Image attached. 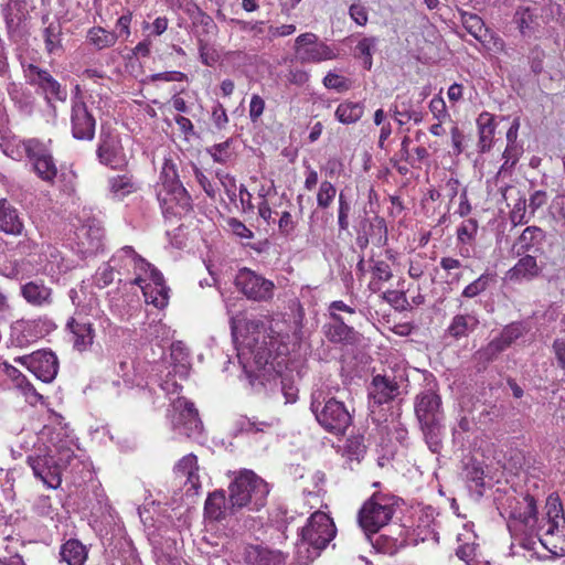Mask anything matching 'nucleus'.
I'll return each mask as SVG.
<instances>
[{
	"mask_svg": "<svg viewBox=\"0 0 565 565\" xmlns=\"http://www.w3.org/2000/svg\"><path fill=\"white\" fill-rule=\"evenodd\" d=\"M296 57L301 63H322L335 60L339 50L321 41L318 35L307 32L297 36L295 41Z\"/></svg>",
	"mask_w": 565,
	"mask_h": 565,
	"instance_id": "14",
	"label": "nucleus"
},
{
	"mask_svg": "<svg viewBox=\"0 0 565 565\" xmlns=\"http://www.w3.org/2000/svg\"><path fill=\"white\" fill-rule=\"evenodd\" d=\"M17 388H19L21 391V393L25 397V401L30 405H36L38 403H40L43 399V396L36 392L34 386L28 380L24 381Z\"/></svg>",
	"mask_w": 565,
	"mask_h": 565,
	"instance_id": "57",
	"label": "nucleus"
},
{
	"mask_svg": "<svg viewBox=\"0 0 565 565\" xmlns=\"http://www.w3.org/2000/svg\"><path fill=\"white\" fill-rule=\"evenodd\" d=\"M478 42L488 52L500 53L504 50L503 40L494 33L490 32L489 29L487 30L484 40L479 39Z\"/></svg>",
	"mask_w": 565,
	"mask_h": 565,
	"instance_id": "51",
	"label": "nucleus"
},
{
	"mask_svg": "<svg viewBox=\"0 0 565 565\" xmlns=\"http://www.w3.org/2000/svg\"><path fill=\"white\" fill-rule=\"evenodd\" d=\"M212 120L217 129H223L227 125L228 117L225 108L221 104H216L213 107Z\"/></svg>",
	"mask_w": 565,
	"mask_h": 565,
	"instance_id": "63",
	"label": "nucleus"
},
{
	"mask_svg": "<svg viewBox=\"0 0 565 565\" xmlns=\"http://www.w3.org/2000/svg\"><path fill=\"white\" fill-rule=\"evenodd\" d=\"M116 276L118 281L137 285L142 290L147 303L156 308L168 305L169 289L162 274L139 256L132 247L124 246L118 249L108 263L97 269L94 282L99 288H105L114 281Z\"/></svg>",
	"mask_w": 565,
	"mask_h": 565,
	"instance_id": "2",
	"label": "nucleus"
},
{
	"mask_svg": "<svg viewBox=\"0 0 565 565\" xmlns=\"http://www.w3.org/2000/svg\"><path fill=\"white\" fill-rule=\"evenodd\" d=\"M245 561L250 565H278L285 557L279 551H271L260 545L245 547Z\"/></svg>",
	"mask_w": 565,
	"mask_h": 565,
	"instance_id": "28",
	"label": "nucleus"
},
{
	"mask_svg": "<svg viewBox=\"0 0 565 565\" xmlns=\"http://www.w3.org/2000/svg\"><path fill=\"white\" fill-rule=\"evenodd\" d=\"M82 457L83 451L63 429L44 427L28 456V462L38 479L47 488L56 489L62 482L63 471L78 467Z\"/></svg>",
	"mask_w": 565,
	"mask_h": 565,
	"instance_id": "3",
	"label": "nucleus"
},
{
	"mask_svg": "<svg viewBox=\"0 0 565 565\" xmlns=\"http://www.w3.org/2000/svg\"><path fill=\"white\" fill-rule=\"evenodd\" d=\"M489 279V275H481L463 289L462 295L467 298H473L478 296L487 288Z\"/></svg>",
	"mask_w": 565,
	"mask_h": 565,
	"instance_id": "53",
	"label": "nucleus"
},
{
	"mask_svg": "<svg viewBox=\"0 0 565 565\" xmlns=\"http://www.w3.org/2000/svg\"><path fill=\"white\" fill-rule=\"evenodd\" d=\"M97 156L100 163L111 169H121L127 164L126 154L117 136H103L97 149Z\"/></svg>",
	"mask_w": 565,
	"mask_h": 565,
	"instance_id": "23",
	"label": "nucleus"
},
{
	"mask_svg": "<svg viewBox=\"0 0 565 565\" xmlns=\"http://www.w3.org/2000/svg\"><path fill=\"white\" fill-rule=\"evenodd\" d=\"M54 324L45 319H21L11 326V341L17 347L23 348L47 335Z\"/></svg>",
	"mask_w": 565,
	"mask_h": 565,
	"instance_id": "15",
	"label": "nucleus"
},
{
	"mask_svg": "<svg viewBox=\"0 0 565 565\" xmlns=\"http://www.w3.org/2000/svg\"><path fill=\"white\" fill-rule=\"evenodd\" d=\"M174 472L178 478L184 479V484L189 486L188 491L193 490L196 492L200 489L198 459L193 454H189L180 459L174 467Z\"/></svg>",
	"mask_w": 565,
	"mask_h": 565,
	"instance_id": "25",
	"label": "nucleus"
},
{
	"mask_svg": "<svg viewBox=\"0 0 565 565\" xmlns=\"http://www.w3.org/2000/svg\"><path fill=\"white\" fill-rule=\"evenodd\" d=\"M379 39L375 36H364L356 44L355 51L359 57L363 61V66L366 70L372 67V56L376 51Z\"/></svg>",
	"mask_w": 565,
	"mask_h": 565,
	"instance_id": "44",
	"label": "nucleus"
},
{
	"mask_svg": "<svg viewBox=\"0 0 565 565\" xmlns=\"http://www.w3.org/2000/svg\"><path fill=\"white\" fill-rule=\"evenodd\" d=\"M415 413L422 427L434 433L435 425L443 418L440 397L431 390L422 392L416 398Z\"/></svg>",
	"mask_w": 565,
	"mask_h": 565,
	"instance_id": "20",
	"label": "nucleus"
},
{
	"mask_svg": "<svg viewBox=\"0 0 565 565\" xmlns=\"http://www.w3.org/2000/svg\"><path fill=\"white\" fill-rule=\"evenodd\" d=\"M514 22L524 38H536L542 26V19L530 8H520L514 14Z\"/></svg>",
	"mask_w": 565,
	"mask_h": 565,
	"instance_id": "30",
	"label": "nucleus"
},
{
	"mask_svg": "<svg viewBox=\"0 0 565 565\" xmlns=\"http://www.w3.org/2000/svg\"><path fill=\"white\" fill-rule=\"evenodd\" d=\"M333 322L326 326V335L332 342H351L354 340L355 331L349 327L343 319H332Z\"/></svg>",
	"mask_w": 565,
	"mask_h": 565,
	"instance_id": "40",
	"label": "nucleus"
},
{
	"mask_svg": "<svg viewBox=\"0 0 565 565\" xmlns=\"http://www.w3.org/2000/svg\"><path fill=\"white\" fill-rule=\"evenodd\" d=\"M206 151L215 162L226 163L232 157L231 140L213 145L212 147L207 148Z\"/></svg>",
	"mask_w": 565,
	"mask_h": 565,
	"instance_id": "49",
	"label": "nucleus"
},
{
	"mask_svg": "<svg viewBox=\"0 0 565 565\" xmlns=\"http://www.w3.org/2000/svg\"><path fill=\"white\" fill-rule=\"evenodd\" d=\"M19 145L28 156L36 175L47 183H53L57 168L49 147L50 141L43 142L32 138L22 140Z\"/></svg>",
	"mask_w": 565,
	"mask_h": 565,
	"instance_id": "12",
	"label": "nucleus"
},
{
	"mask_svg": "<svg viewBox=\"0 0 565 565\" xmlns=\"http://www.w3.org/2000/svg\"><path fill=\"white\" fill-rule=\"evenodd\" d=\"M131 13H127L121 15L116 23V28L118 33H116L117 39L120 38L124 41H127L131 34L130 32V23H131Z\"/></svg>",
	"mask_w": 565,
	"mask_h": 565,
	"instance_id": "59",
	"label": "nucleus"
},
{
	"mask_svg": "<svg viewBox=\"0 0 565 565\" xmlns=\"http://www.w3.org/2000/svg\"><path fill=\"white\" fill-rule=\"evenodd\" d=\"M199 52L203 64L211 66L216 62V52L207 43L200 41Z\"/></svg>",
	"mask_w": 565,
	"mask_h": 565,
	"instance_id": "61",
	"label": "nucleus"
},
{
	"mask_svg": "<svg viewBox=\"0 0 565 565\" xmlns=\"http://www.w3.org/2000/svg\"><path fill=\"white\" fill-rule=\"evenodd\" d=\"M337 195V188L330 181H322L317 192V205L320 209H328Z\"/></svg>",
	"mask_w": 565,
	"mask_h": 565,
	"instance_id": "47",
	"label": "nucleus"
},
{
	"mask_svg": "<svg viewBox=\"0 0 565 565\" xmlns=\"http://www.w3.org/2000/svg\"><path fill=\"white\" fill-rule=\"evenodd\" d=\"M163 363L161 362H156L154 360L152 361V366H151V375L154 376V377H158V381H159V385L160 387L162 388V391H164L168 395H171V394H177L179 393L181 386L180 384L174 381V380H171L169 376L171 375V371L169 370L168 371V374H167V379L166 380H161V375L160 373H162V369H163Z\"/></svg>",
	"mask_w": 565,
	"mask_h": 565,
	"instance_id": "46",
	"label": "nucleus"
},
{
	"mask_svg": "<svg viewBox=\"0 0 565 565\" xmlns=\"http://www.w3.org/2000/svg\"><path fill=\"white\" fill-rule=\"evenodd\" d=\"M60 556L67 565H84L88 551L78 540L72 539L61 546Z\"/></svg>",
	"mask_w": 565,
	"mask_h": 565,
	"instance_id": "34",
	"label": "nucleus"
},
{
	"mask_svg": "<svg viewBox=\"0 0 565 565\" xmlns=\"http://www.w3.org/2000/svg\"><path fill=\"white\" fill-rule=\"evenodd\" d=\"M524 332V327L521 323H512L505 327L500 335L493 339L484 349L483 354L491 359L497 355L504 349H507L511 343H513L516 339H519Z\"/></svg>",
	"mask_w": 565,
	"mask_h": 565,
	"instance_id": "27",
	"label": "nucleus"
},
{
	"mask_svg": "<svg viewBox=\"0 0 565 565\" xmlns=\"http://www.w3.org/2000/svg\"><path fill=\"white\" fill-rule=\"evenodd\" d=\"M227 313L231 316V329L235 347L237 350L238 362L244 373L249 379L252 385L259 382L266 386L267 383L275 381L279 371L276 366L281 364L275 361L286 355L292 343V339L287 331L288 326L285 322L270 321L265 324L258 320L245 321L242 324L241 319L233 316L231 305L225 302Z\"/></svg>",
	"mask_w": 565,
	"mask_h": 565,
	"instance_id": "1",
	"label": "nucleus"
},
{
	"mask_svg": "<svg viewBox=\"0 0 565 565\" xmlns=\"http://www.w3.org/2000/svg\"><path fill=\"white\" fill-rule=\"evenodd\" d=\"M399 394L398 385L394 380L387 376L376 375L373 377L369 390V396L376 404H384L395 398Z\"/></svg>",
	"mask_w": 565,
	"mask_h": 565,
	"instance_id": "26",
	"label": "nucleus"
},
{
	"mask_svg": "<svg viewBox=\"0 0 565 565\" xmlns=\"http://www.w3.org/2000/svg\"><path fill=\"white\" fill-rule=\"evenodd\" d=\"M395 498L374 493L359 511V524L365 533H376L388 524L395 512Z\"/></svg>",
	"mask_w": 565,
	"mask_h": 565,
	"instance_id": "10",
	"label": "nucleus"
},
{
	"mask_svg": "<svg viewBox=\"0 0 565 565\" xmlns=\"http://www.w3.org/2000/svg\"><path fill=\"white\" fill-rule=\"evenodd\" d=\"M393 274L390 265L384 260H377L372 267V280L370 281V289L374 292L381 290L382 284L392 278Z\"/></svg>",
	"mask_w": 565,
	"mask_h": 565,
	"instance_id": "45",
	"label": "nucleus"
},
{
	"mask_svg": "<svg viewBox=\"0 0 565 565\" xmlns=\"http://www.w3.org/2000/svg\"><path fill=\"white\" fill-rule=\"evenodd\" d=\"M73 137L79 140H90L95 135V119L88 113L82 100L74 99L71 113Z\"/></svg>",
	"mask_w": 565,
	"mask_h": 565,
	"instance_id": "22",
	"label": "nucleus"
},
{
	"mask_svg": "<svg viewBox=\"0 0 565 565\" xmlns=\"http://www.w3.org/2000/svg\"><path fill=\"white\" fill-rule=\"evenodd\" d=\"M108 185L113 196L118 200H122L138 189L136 182L128 174L109 178Z\"/></svg>",
	"mask_w": 565,
	"mask_h": 565,
	"instance_id": "39",
	"label": "nucleus"
},
{
	"mask_svg": "<svg viewBox=\"0 0 565 565\" xmlns=\"http://www.w3.org/2000/svg\"><path fill=\"white\" fill-rule=\"evenodd\" d=\"M337 529L333 520L322 511H316L301 527L295 545L298 565H309L334 539Z\"/></svg>",
	"mask_w": 565,
	"mask_h": 565,
	"instance_id": "5",
	"label": "nucleus"
},
{
	"mask_svg": "<svg viewBox=\"0 0 565 565\" xmlns=\"http://www.w3.org/2000/svg\"><path fill=\"white\" fill-rule=\"evenodd\" d=\"M14 361L25 366L38 380L50 383L58 371L56 355L46 350H39L29 355L15 358Z\"/></svg>",
	"mask_w": 565,
	"mask_h": 565,
	"instance_id": "16",
	"label": "nucleus"
},
{
	"mask_svg": "<svg viewBox=\"0 0 565 565\" xmlns=\"http://www.w3.org/2000/svg\"><path fill=\"white\" fill-rule=\"evenodd\" d=\"M429 110L433 114V116L440 122H443L445 119L449 118L446 103L439 96H435L434 98H431V100L429 103Z\"/></svg>",
	"mask_w": 565,
	"mask_h": 565,
	"instance_id": "54",
	"label": "nucleus"
},
{
	"mask_svg": "<svg viewBox=\"0 0 565 565\" xmlns=\"http://www.w3.org/2000/svg\"><path fill=\"white\" fill-rule=\"evenodd\" d=\"M540 273L536 259L533 256L522 257L508 273L507 279L510 281L531 280Z\"/></svg>",
	"mask_w": 565,
	"mask_h": 565,
	"instance_id": "33",
	"label": "nucleus"
},
{
	"mask_svg": "<svg viewBox=\"0 0 565 565\" xmlns=\"http://www.w3.org/2000/svg\"><path fill=\"white\" fill-rule=\"evenodd\" d=\"M230 508L226 505V499L223 491L211 493L205 501V515L211 520L224 518Z\"/></svg>",
	"mask_w": 565,
	"mask_h": 565,
	"instance_id": "38",
	"label": "nucleus"
},
{
	"mask_svg": "<svg viewBox=\"0 0 565 565\" xmlns=\"http://www.w3.org/2000/svg\"><path fill=\"white\" fill-rule=\"evenodd\" d=\"M170 358L172 361L171 372L180 379H185L190 371V360L189 354L181 342L172 344Z\"/></svg>",
	"mask_w": 565,
	"mask_h": 565,
	"instance_id": "36",
	"label": "nucleus"
},
{
	"mask_svg": "<svg viewBox=\"0 0 565 565\" xmlns=\"http://www.w3.org/2000/svg\"><path fill=\"white\" fill-rule=\"evenodd\" d=\"M460 19L463 28L470 33L477 41L483 39L487 34V28L480 17L475 13L460 11Z\"/></svg>",
	"mask_w": 565,
	"mask_h": 565,
	"instance_id": "42",
	"label": "nucleus"
},
{
	"mask_svg": "<svg viewBox=\"0 0 565 565\" xmlns=\"http://www.w3.org/2000/svg\"><path fill=\"white\" fill-rule=\"evenodd\" d=\"M174 121L179 130L184 135L185 140H189L194 135V126L189 118L178 115L174 117Z\"/></svg>",
	"mask_w": 565,
	"mask_h": 565,
	"instance_id": "64",
	"label": "nucleus"
},
{
	"mask_svg": "<svg viewBox=\"0 0 565 565\" xmlns=\"http://www.w3.org/2000/svg\"><path fill=\"white\" fill-rule=\"evenodd\" d=\"M478 324L479 320L475 315H457L448 327V333L457 339L463 338L472 332Z\"/></svg>",
	"mask_w": 565,
	"mask_h": 565,
	"instance_id": "35",
	"label": "nucleus"
},
{
	"mask_svg": "<svg viewBox=\"0 0 565 565\" xmlns=\"http://www.w3.org/2000/svg\"><path fill=\"white\" fill-rule=\"evenodd\" d=\"M478 223L473 218L463 221L457 228V238L461 244L469 245L475 241Z\"/></svg>",
	"mask_w": 565,
	"mask_h": 565,
	"instance_id": "48",
	"label": "nucleus"
},
{
	"mask_svg": "<svg viewBox=\"0 0 565 565\" xmlns=\"http://www.w3.org/2000/svg\"><path fill=\"white\" fill-rule=\"evenodd\" d=\"M458 548L457 556L465 561L469 562L475 555L476 546H477V535L473 531V523L467 522L462 524V532H459L457 535Z\"/></svg>",
	"mask_w": 565,
	"mask_h": 565,
	"instance_id": "32",
	"label": "nucleus"
},
{
	"mask_svg": "<svg viewBox=\"0 0 565 565\" xmlns=\"http://www.w3.org/2000/svg\"><path fill=\"white\" fill-rule=\"evenodd\" d=\"M157 195L158 200L167 205L168 209L172 207L173 202L182 207L190 205L186 190L180 182L175 164L171 159H164L163 161Z\"/></svg>",
	"mask_w": 565,
	"mask_h": 565,
	"instance_id": "13",
	"label": "nucleus"
},
{
	"mask_svg": "<svg viewBox=\"0 0 565 565\" xmlns=\"http://www.w3.org/2000/svg\"><path fill=\"white\" fill-rule=\"evenodd\" d=\"M537 550L544 547L553 556H565V516L561 500L555 494H550L545 503V512L535 532ZM540 554V552L537 551ZM535 558H541L536 556Z\"/></svg>",
	"mask_w": 565,
	"mask_h": 565,
	"instance_id": "6",
	"label": "nucleus"
},
{
	"mask_svg": "<svg viewBox=\"0 0 565 565\" xmlns=\"http://www.w3.org/2000/svg\"><path fill=\"white\" fill-rule=\"evenodd\" d=\"M265 102L259 95H253L249 102V117L256 121L264 113Z\"/></svg>",
	"mask_w": 565,
	"mask_h": 565,
	"instance_id": "62",
	"label": "nucleus"
},
{
	"mask_svg": "<svg viewBox=\"0 0 565 565\" xmlns=\"http://www.w3.org/2000/svg\"><path fill=\"white\" fill-rule=\"evenodd\" d=\"M350 17L359 25H365L367 22V10L361 3H353L349 10Z\"/></svg>",
	"mask_w": 565,
	"mask_h": 565,
	"instance_id": "60",
	"label": "nucleus"
},
{
	"mask_svg": "<svg viewBox=\"0 0 565 565\" xmlns=\"http://www.w3.org/2000/svg\"><path fill=\"white\" fill-rule=\"evenodd\" d=\"M310 409L319 425L334 435L344 434L352 423V416L347 406L322 390L313 391Z\"/></svg>",
	"mask_w": 565,
	"mask_h": 565,
	"instance_id": "8",
	"label": "nucleus"
},
{
	"mask_svg": "<svg viewBox=\"0 0 565 565\" xmlns=\"http://www.w3.org/2000/svg\"><path fill=\"white\" fill-rule=\"evenodd\" d=\"M323 85L329 89L345 92L350 88V81L334 72H329L323 78Z\"/></svg>",
	"mask_w": 565,
	"mask_h": 565,
	"instance_id": "50",
	"label": "nucleus"
},
{
	"mask_svg": "<svg viewBox=\"0 0 565 565\" xmlns=\"http://www.w3.org/2000/svg\"><path fill=\"white\" fill-rule=\"evenodd\" d=\"M86 41L96 50H105L116 44L117 35L102 26H93L87 31Z\"/></svg>",
	"mask_w": 565,
	"mask_h": 565,
	"instance_id": "37",
	"label": "nucleus"
},
{
	"mask_svg": "<svg viewBox=\"0 0 565 565\" xmlns=\"http://www.w3.org/2000/svg\"><path fill=\"white\" fill-rule=\"evenodd\" d=\"M83 287L79 290H71L70 297L73 303L77 307L75 316L70 318L67 321V329L72 334V342L74 349L79 352L88 350L94 341L95 333L92 323L82 317L83 312L92 313L93 310L97 307L96 299L90 298L87 305V309L85 306L79 308L81 306V297L79 294H83Z\"/></svg>",
	"mask_w": 565,
	"mask_h": 565,
	"instance_id": "11",
	"label": "nucleus"
},
{
	"mask_svg": "<svg viewBox=\"0 0 565 565\" xmlns=\"http://www.w3.org/2000/svg\"><path fill=\"white\" fill-rule=\"evenodd\" d=\"M24 223L19 211L8 202L0 200V233L11 236H20L23 233Z\"/></svg>",
	"mask_w": 565,
	"mask_h": 565,
	"instance_id": "24",
	"label": "nucleus"
},
{
	"mask_svg": "<svg viewBox=\"0 0 565 565\" xmlns=\"http://www.w3.org/2000/svg\"><path fill=\"white\" fill-rule=\"evenodd\" d=\"M104 231L96 224H83L77 227L72 238V248L82 257L97 254L103 247Z\"/></svg>",
	"mask_w": 565,
	"mask_h": 565,
	"instance_id": "19",
	"label": "nucleus"
},
{
	"mask_svg": "<svg viewBox=\"0 0 565 565\" xmlns=\"http://www.w3.org/2000/svg\"><path fill=\"white\" fill-rule=\"evenodd\" d=\"M44 41L49 53L56 52L61 46L60 32L55 28L49 26L44 32Z\"/></svg>",
	"mask_w": 565,
	"mask_h": 565,
	"instance_id": "56",
	"label": "nucleus"
},
{
	"mask_svg": "<svg viewBox=\"0 0 565 565\" xmlns=\"http://www.w3.org/2000/svg\"><path fill=\"white\" fill-rule=\"evenodd\" d=\"M169 416L173 429L181 435L191 437L201 428L198 411L184 397H177L172 401Z\"/></svg>",
	"mask_w": 565,
	"mask_h": 565,
	"instance_id": "18",
	"label": "nucleus"
},
{
	"mask_svg": "<svg viewBox=\"0 0 565 565\" xmlns=\"http://www.w3.org/2000/svg\"><path fill=\"white\" fill-rule=\"evenodd\" d=\"M522 152V148L518 146V143L511 145L507 142V148L503 152V159L504 163L502 164L501 169H507V167L510 164L511 167L516 163L519 160V157Z\"/></svg>",
	"mask_w": 565,
	"mask_h": 565,
	"instance_id": "58",
	"label": "nucleus"
},
{
	"mask_svg": "<svg viewBox=\"0 0 565 565\" xmlns=\"http://www.w3.org/2000/svg\"><path fill=\"white\" fill-rule=\"evenodd\" d=\"M540 521L536 516V502L533 497L524 495L514 499L510 504L509 530L511 532V554L533 559L539 556L537 542L533 533Z\"/></svg>",
	"mask_w": 565,
	"mask_h": 565,
	"instance_id": "4",
	"label": "nucleus"
},
{
	"mask_svg": "<svg viewBox=\"0 0 565 565\" xmlns=\"http://www.w3.org/2000/svg\"><path fill=\"white\" fill-rule=\"evenodd\" d=\"M477 128L479 151L487 152L491 149L495 135L497 124L494 116L488 111H482L477 118Z\"/></svg>",
	"mask_w": 565,
	"mask_h": 565,
	"instance_id": "29",
	"label": "nucleus"
},
{
	"mask_svg": "<svg viewBox=\"0 0 565 565\" xmlns=\"http://www.w3.org/2000/svg\"><path fill=\"white\" fill-rule=\"evenodd\" d=\"M231 509L247 508L257 511L266 503L269 488L267 482L252 470L238 471L230 483Z\"/></svg>",
	"mask_w": 565,
	"mask_h": 565,
	"instance_id": "7",
	"label": "nucleus"
},
{
	"mask_svg": "<svg viewBox=\"0 0 565 565\" xmlns=\"http://www.w3.org/2000/svg\"><path fill=\"white\" fill-rule=\"evenodd\" d=\"M216 177L218 178L220 183L224 188V191L226 192L228 199L231 201H235L237 199L238 188L236 184V179L233 175L225 172H217Z\"/></svg>",
	"mask_w": 565,
	"mask_h": 565,
	"instance_id": "52",
	"label": "nucleus"
},
{
	"mask_svg": "<svg viewBox=\"0 0 565 565\" xmlns=\"http://www.w3.org/2000/svg\"><path fill=\"white\" fill-rule=\"evenodd\" d=\"M21 254L25 255L28 263L34 266L36 273H42L51 278H57L60 274L68 269L58 249L50 244L41 246L31 238L18 244Z\"/></svg>",
	"mask_w": 565,
	"mask_h": 565,
	"instance_id": "9",
	"label": "nucleus"
},
{
	"mask_svg": "<svg viewBox=\"0 0 565 565\" xmlns=\"http://www.w3.org/2000/svg\"><path fill=\"white\" fill-rule=\"evenodd\" d=\"M24 75L28 81L39 86L45 94V98L51 102L52 99L64 102L67 97V92L62 88L60 83L54 79L51 74L40 68L34 64H23Z\"/></svg>",
	"mask_w": 565,
	"mask_h": 565,
	"instance_id": "21",
	"label": "nucleus"
},
{
	"mask_svg": "<svg viewBox=\"0 0 565 565\" xmlns=\"http://www.w3.org/2000/svg\"><path fill=\"white\" fill-rule=\"evenodd\" d=\"M364 113V106L361 103L344 102L335 110L337 119L342 124H353L358 121Z\"/></svg>",
	"mask_w": 565,
	"mask_h": 565,
	"instance_id": "41",
	"label": "nucleus"
},
{
	"mask_svg": "<svg viewBox=\"0 0 565 565\" xmlns=\"http://www.w3.org/2000/svg\"><path fill=\"white\" fill-rule=\"evenodd\" d=\"M21 294L32 306H45L52 301V290L43 282L30 281L21 287Z\"/></svg>",
	"mask_w": 565,
	"mask_h": 565,
	"instance_id": "31",
	"label": "nucleus"
},
{
	"mask_svg": "<svg viewBox=\"0 0 565 565\" xmlns=\"http://www.w3.org/2000/svg\"><path fill=\"white\" fill-rule=\"evenodd\" d=\"M279 420L275 417L269 420H258L256 418H249L247 416H241L236 420V427L241 431L246 433H258L265 431L276 425H278Z\"/></svg>",
	"mask_w": 565,
	"mask_h": 565,
	"instance_id": "43",
	"label": "nucleus"
},
{
	"mask_svg": "<svg viewBox=\"0 0 565 565\" xmlns=\"http://www.w3.org/2000/svg\"><path fill=\"white\" fill-rule=\"evenodd\" d=\"M543 233L539 227H526L520 238L519 242L522 245V248H529L534 242H537L542 238Z\"/></svg>",
	"mask_w": 565,
	"mask_h": 565,
	"instance_id": "55",
	"label": "nucleus"
},
{
	"mask_svg": "<svg viewBox=\"0 0 565 565\" xmlns=\"http://www.w3.org/2000/svg\"><path fill=\"white\" fill-rule=\"evenodd\" d=\"M235 284L248 299L267 301L273 298L275 289L274 282L248 268L239 269L235 278Z\"/></svg>",
	"mask_w": 565,
	"mask_h": 565,
	"instance_id": "17",
	"label": "nucleus"
}]
</instances>
